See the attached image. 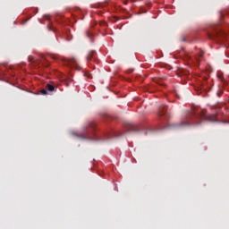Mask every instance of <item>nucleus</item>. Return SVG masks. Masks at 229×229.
Returning <instances> with one entry per match:
<instances>
[{"instance_id": "obj_14", "label": "nucleus", "mask_w": 229, "mask_h": 229, "mask_svg": "<svg viewBox=\"0 0 229 229\" xmlns=\"http://www.w3.org/2000/svg\"><path fill=\"white\" fill-rule=\"evenodd\" d=\"M89 78H90V75L89 76H88Z\"/></svg>"}, {"instance_id": "obj_8", "label": "nucleus", "mask_w": 229, "mask_h": 229, "mask_svg": "<svg viewBox=\"0 0 229 229\" xmlns=\"http://www.w3.org/2000/svg\"><path fill=\"white\" fill-rule=\"evenodd\" d=\"M127 130L128 131H137V130H135V125L133 124H130Z\"/></svg>"}, {"instance_id": "obj_9", "label": "nucleus", "mask_w": 229, "mask_h": 229, "mask_svg": "<svg viewBox=\"0 0 229 229\" xmlns=\"http://www.w3.org/2000/svg\"><path fill=\"white\" fill-rule=\"evenodd\" d=\"M40 93L42 94V96H47V90L46 89H42Z\"/></svg>"}, {"instance_id": "obj_12", "label": "nucleus", "mask_w": 229, "mask_h": 229, "mask_svg": "<svg viewBox=\"0 0 229 229\" xmlns=\"http://www.w3.org/2000/svg\"><path fill=\"white\" fill-rule=\"evenodd\" d=\"M199 57L203 56V52H200L199 55Z\"/></svg>"}, {"instance_id": "obj_1", "label": "nucleus", "mask_w": 229, "mask_h": 229, "mask_svg": "<svg viewBox=\"0 0 229 229\" xmlns=\"http://www.w3.org/2000/svg\"><path fill=\"white\" fill-rule=\"evenodd\" d=\"M203 121L208 123H216L217 117L216 114H208L207 110L202 109L199 113H191L188 114L179 124H175V128H189V126H201Z\"/></svg>"}, {"instance_id": "obj_4", "label": "nucleus", "mask_w": 229, "mask_h": 229, "mask_svg": "<svg viewBox=\"0 0 229 229\" xmlns=\"http://www.w3.org/2000/svg\"><path fill=\"white\" fill-rule=\"evenodd\" d=\"M96 51L89 52L88 55L86 56L87 62H94L96 61Z\"/></svg>"}, {"instance_id": "obj_10", "label": "nucleus", "mask_w": 229, "mask_h": 229, "mask_svg": "<svg viewBox=\"0 0 229 229\" xmlns=\"http://www.w3.org/2000/svg\"><path fill=\"white\" fill-rule=\"evenodd\" d=\"M185 59H186V60H191L190 55H186V56H185Z\"/></svg>"}, {"instance_id": "obj_3", "label": "nucleus", "mask_w": 229, "mask_h": 229, "mask_svg": "<svg viewBox=\"0 0 229 229\" xmlns=\"http://www.w3.org/2000/svg\"><path fill=\"white\" fill-rule=\"evenodd\" d=\"M63 63L67 67H72L73 69H80V65H78V61H76V58L74 57L64 59L63 60Z\"/></svg>"}, {"instance_id": "obj_5", "label": "nucleus", "mask_w": 229, "mask_h": 229, "mask_svg": "<svg viewBox=\"0 0 229 229\" xmlns=\"http://www.w3.org/2000/svg\"><path fill=\"white\" fill-rule=\"evenodd\" d=\"M167 114V106L162 105L158 109V115H165Z\"/></svg>"}, {"instance_id": "obj_2", "label": "nucleus", "mask_w": 229, "mask_h": 229, "mask_svg": "<svg viewBox=\"0 0 229 229\" xmlns=\"http://www.w3.org/2000/svg\"><path fill=\"white\" fill-rule=\"evenodd\" d=\"M226 32L213 27V32H208V38H211V40H214L216 38H218V40H226Z\"/></svg>"}, {"instance_id": "obj_7", "label": "nucleus", "mask_w": 229, "mask_h": 229, "mask_svg": "<svg viewBox=\"0 0 229 229\" xmlns=\"http://www.w3.org/2000/svg\"><path fill=\"white\" fill-rule=\"evenodd\" d=\"M46 89H47L49 92H55V86H53L52 84H47Z\"/></svg>"}, {"instance_id": "obj_6", "label": "nucleus", "mask_w": 229, "mask_h": 229, "mask_svg": "<svg viewBox=\"0 0 229 229\" xmlns=\"http://www.w3.org/2000/svg\"><path fill=\"white\" fill-rule=\"evenodd\" d=\"M94 128H96V123L94 122L89 123V126L86 127L87 133H89V130H91V131H94Z\"/></svg>"}, {"instance_id": "obj_13", "label": "nucleus", "mask_w": 229, "mask_h": 229, "mask_svg": "<svg viewBox=\"0 0 229 229\" xmlns=\"http://www.w3.org/2000/svg\"><path fill=\"white\" fill-rule=\"evenodd\" d=\"M218 78H219V80H223V76H221V75L218 76Z\"/></svg>"}, {"instance_id": "obj_11", "label": "nucleus", "mask_w": 229, "mask_h": 229, "mask_svg": "<svg viewBox=\"0 0 229 229\" xmlns=\"http://www.w3.org/2000/svg\"><path fill=\"white\" fill-rule=\"evenodd\" d=\"M185 38H181V42H185Z\"/></svg>"}]
</instances>
